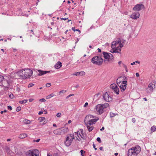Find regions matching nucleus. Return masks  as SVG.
Returning <instances> with one entry per match:
<instances>
[{
  "label": "nucleus",
  "mask_w": 156,
  "mask_h": 156,
  "mask_svg": "<svg viewBox=\"0 0 156 156\" xmlns=\"http://www.w3.org/2000/svg\"><path fill=\"white\" fill-rule=\"evenodd\" d=\"M85 151H84L83 150H82L80 151V152L81 153V155L82 156H84V155L83 154V153H85Z\"/></svg>",
  "instance_id": "c9c22d12"
},
{
  "label": "nucleus",
  "mask_w": 156,
  "mask_h": 156,
  "mask_svg": "<svg viewBox=\"0 0 156 156\" xmlns=\"http://www.w3.org/2000/svg\"><path fill=\"white\" fill-rule=\"evenodd\" d=\"M123 66V67L125 68V69H126L127 68V66L124 64H122Z\"/></svg>",
  "instance_id": "864d4df0"
},
{
  "label": "nucleus",
  "mask_w": 156,
  "mask_h": 156,
  "mask_svg": "<svg viewBox=\"0 0 156 156\" xmlns=\"http://www.w3.org/2000/svg\"><path fill=\"white\" fill-rule=\"evenodd\" d=\"M45 120V118L44 117H39L38 119V120L40 121V122H41Z\"/></svg>",
  "instance_id": "c85d7f7f"
},
{
  "label": "nucleus",
  "mask_w": 156,
  "mask_h": 156,
  "mask_svg": "<svg viewBox=\"0 0 156 156\" xmlns=\"http://www.w3.org/2000/svg\"><path fill=\"white\" fill-rule=\"evenodd\" d=\"M132 121L133 123H134L135 122L136 119L135 118H133L132 119Z\"/></svg>",
  "instance_id": "3c124183"
},
{
  "label": "nucleus",
  "mask_w": 156,
  "mask_h": 156,
  "mask_svg": "<svg viewBox=\"0 0 156 156\" xmlns=\"http://www.w3.org/2000/svg\"><path fill=\"white\" fill-rule=\"evenodd\" d=\"M136 75L137 77H138L139 76V74L138 73H136Z\"/></svg>",
  "instance_id": "052dcab7"
},
{
  "label": "nucleus",
  "mask_w": 156,
  "mask_h": 156,
  "mask_svg": "<svg viewBox=\"0 0 156 156\" xmlns=\"http://www.w3.org/2000/svg\"><path fill=\"white\" fill-rule=\"evenodd\" d=\"M61 114L60 113V112H58V113L57 115H56V116H57V117H60L61 116Z\"/></svg>",
  "instance_id": "ea45409f"
},
{
  "label": "nucleus",
  "mask_w": 156,
  "mask_h": 156,
  "mask_svg": "<svg viewBox=\"0 0 156 156\" xmlns=\"http://www.w3.org/2000/svg\"><path fill=\"white\" fill-rule=\"evenodd\" d=\"M61 131L62 133L63 132L64 133H66L68 132V129L67 127H65L63 128H60Z\"/></svg>",
  "instance_id": "b1692460"
},
{
  "label": "nucleus",
  "mask_w": 156,
  "mask_h": 156,
  "mask_svg": "<svg viewBox=\"0 0 156 156\" xmlns=\"http://www.w3.org/2000/svg\"><path fill=\"white\" fill-rule=\"evenodd\" d=\"M155 84L156 85L155 81L150 83L148 85V88L146 89L147 92L149 93L152 92L155 88Z\"/></svg>",
  "instance_id": "1a4fd4ad"
},
{
  "label": "nucleus",
  "mask_w": 156,
  "mask_h": 156,
  "mask_svg": "<svg viewBox=\"0 0 156 156\" xmlns=\"http://www.w3.org/2000/svg\"><path fill=\"white\" fill-rule=\"evenodd\" d=\"M24 75L23 69H22L16 73H12L10 76L12 77L15 79H25Z\"/></svg>",
  "instance_id": "7ed1b4c3"
},
{
  "label": "nucleus",
  "mask_w": 156,
  "mask_h": 156,
  "mask_svg": "<svg viewBox=\"0 0 156 156\" xmlns=\"http://www.w3.org/2000/svg\"><path fill=\"white\" fill-rule=\"evenodd\" d=\"M43 121L44 122H43V123H42L43 125H44L47 123V121L45 120H44Z\"/></svg>",
  "instance_id": "4d7b16f0"
},
{
  "label": "nucleus",
  "mask_w": 156,
  "mask_h": 156,
  "mask_svg": "<svg viewBox=\"0 0 156 156\" xmlns=\"http://www.w3.org/2000/svg\"><path fill=\"white\" fill-rule=\"evenodd\" d=\"M103 53L104 57L105 58L103 60L105 62L107 63L108 62L112 60L113 59V55L112 54L105 52H103Z\"/></svg>",
  "instance_id": "20e7f679"
},
{
  "label": "nucleus",
  "mask_w": 156,
  "mask_h": 156,
  "mask_svg": "<svg viewBox=\"0 0 156 156\" xmlns=\"http://www.w3.org/2000/svg\"><path fill=\"white\" fill-rule=\"evenodd\" d=\"M90 118L89 117L88 120H86V123H87V124L91 125H92L93 124H95L97 120L98 119H92L90 120Z\"/></svg>",
  "instance_id": "f3484780"
},
{
  "label": "nucleus",
  "mask_w": 156,
  "mask_h": 156,
  "mask_svg": "<svg viewBox=\"0 0 156 156\" xmlns=\"http://www.w3.org/2000/svg\"><path fill=\"white\" fill-rule=\"evenodd\" d=\"M110 87L117 94H119V89L115 84L113 83L110 85Z\"/></svg>",
  "instance_id": "f8f14e48"
},
{
  "label": "nucleus",
  "mask_w": 156,
  "mask_h": 156,
  "mask_svg": "<svg viewBox=\"0 0 156 156\" xmlns=\"http://www.w3.org/2000/svg\"><path fill=\"white\" fill-rule=\"evenodd\" d=\"M72 29L74 31H75V27H73L72 28Z\"/></svg>",
  "instance_id": "69168bd1"
},
{
  "label": "nucleus",
  "mask_w": 156,
  "mask_h": 156,
  "mask_svg": "<svg viewBox=\"0 0 156 156\" xmlns=\"http://www.w3.org/2000/svg\"><path fill=\"white\" fill-rule=\"evenodd\" d=\"M62 66V63L58 61L57 63L55 65V67L56 69H58L60 68Z\"/></svg>",
  "instance_id": "412c9836"
},
{
  "label": "nucleus",
  "mask_w": 156,
  "mask_h": 156,
  "mask_svg": "<svg viewBox=\"0 0 156 156\" xmlns=\"http://www.w3.org/2000/svg\"><path fill=\"white\" fill-rule=\"evenodd\" d=\"M16 90H17V91H19L20 90V88L19 87H17L16 88Z\"/></svg>",
  "instance_id": "338daca9"
},
{
  "label": "nucleus",
  "mask_w": 156,
  "mask_h": 156,
  "mask_svg": "<svg viewBox=\"0 0 156 156\" xmlns=\"http://www.w3.org/2000/svg\"><path fill=\"white\" fill-rule=\"evenodd\" d=\"M110 116L111 117H113L115 115L114 113H113L112 112H111L110 113Z\"/></svg>",
  "instance_id": "e433bc0d"
},
{
  "label": "nucleus",
  "mask_w": 156,
  "mask_h": 156,
  "mask_svg": "<svg viewBox=\"0 0 156 156\" xmlns=\"http://www.w3.org/2000/svg\"><path fill=\"white\" fill-rule=\"evenodd\" d=\"M103 97L105 101L107 102L111 101L112 100V98L111 96H109L107 92H105L103 95Z\"/></svg>",
  "instance_id": "ddd939ff"
},
{
  "label": "nucleus",
  "mask_w": 156,
  "mask_h": 156,
  "mask_svg": "<svg viewBox=\"0 0 156 156\" xmlns=\"http://www.w3.org/2000/svg\"><path fill=\"white\" fill-rule=\"evenodd\" d=\"M103 62V59L100 56H94L91 60V62L93 64L98 66L102 65Z\"/></svg>",
  "instance_id": "f03ea898"
},
{
  "label": "nucleus",
  "mask_w": 156,
  "mask_h": 156,
  "mask_svg": "<svg viewBox=\"0 0 156 156\" xmlns=\"http://www.w3.org/2000/svg\"><path fill=\"white\" fill-rule=\"evenodd\" d=\"M61 133L62 132L61 131L60 128L53 131V133L56 135L61 134Z\"/></svg>",
  "instance_id": "5701e85b"
},
{
  "label": "nucleus",
  "mask_w": 156,
  "mask_h": 156,
  "mask_svg": "<svg viewBox=\"0 0 156 156\" xmlns=\"http://www.w3.org/2000/svg\"><path fill=\"white\" fill-rule=\"evenodd\" d=\"M135 62H133L131 63V65H135Z\"/></svg>",
  "instance_id": "e2e57ef3"
},
{
  "label": "nucleus",
  "mask_w": 156,
  "mask_h": 156,
  "mask_svg": "<svg viewBox=\"0 0 156 156\" xmlns=\"http://www.w3.org/2000/svg\"><path fill=\"white\" fill-rule=\"evenodd\" d=\"M135 62V63H138V64H140V62L138 61H136Z\"/></svg>",
  "instance_id": "13d9d810"
},
{
  "label": "nucleus",
  "mask_w": 156,
  "mask_h": 156,
  "mask_svg": "<svg viewBox=\"0 0 156 156\" xmlns=\"http://www.w3.org/2000/svg\"><path fill=\"white\" fill-rule=\"evenodd\" d=\"M127 82V81L126 80L122 81L121 84L119 86L122 92H123L126 90V87Z\"/></svg>",
  "instance_id": "2eb2a0df"
},
{
  "label": "nucleus",
  "mask_w": 156,
  "mask_h": 156,
  "mask_svg": "<svg viewBox=\"0 0 156 156\" xmlns=\"http://www.w3.org/2000/svg\"><path fill=\"white\" fill-rule=\"evenodd\" d=\"M23 71L25 79L30 77L32 74V71L29 69H23Z\"/></svg>",
  "instance_id": "0eeeda50"
},
{
  "label": "nucleus",
  "mask_w": 156,
  "mask_h": 156,
  "mask_svg": "<svg viewBox=\"0 0 156 156\" xmlns=\"http://www.w3.org/2000/svg\"><path fill=\"white\" fill-rule=\"evenodd\" d=\"M9 98H13V94H10L9 95Z\"/></svg>",
  "instance_id": "8fccbe9b"
},
{
  "label": "nucleus",
  "mask_w": 156,
  "mask_h": 156,
  "mask_svg": "<svg viewBox=\"0 0 156 156\" xmlns=\"http://www.w3.org/2000/svg\"><path fill=\"white\" fill-rule=\"evenodd\" d=\"M46 100L44 98H42L39 100V101L42 102H44Z\"/></svg>",
  "instance_id": "37998d69"
},
{
  "label": "nucleus",
  "mask_w": 156,
  "mask_h": 156,
  "mask_svg": "<svg viewBox=\"0 0 156 156\" xmlns=\"http://www.w3.org/2000/svg\"><path fill=\"white\" fill-rule=\"evenodd\" d=\"M89 117L90 118H93V116L92 115H87L85 118L84 122L87 127L88 130L89 132H90L93 129L94 127L92 125H89L87 124V123H86V120H88Z\"/></svg>",
  "instance_id": "423d86ee"
},
{
  "label": "nucleus",
  "mask_w": 156,
  "mask_h": 156,
  "mask_svg": "<svg viewBox=\"0 0 156 156\" xmlns=\"http://www.w3.org/2000/svg\"><path fill=\"white\" fill-rule=\"evenodd\" d=\"M21 110V108L20 107H18L16 108V111L19 112Z\"/></svg>",
  "instance_id": "4c0bfd02"
},
{
  "label": "nucleus",
  "mask_w": 156,
  "mask_h": 156,
  "mask_svg": "<svg viewBox=\"0 0 156 156\" xmlns=\"http://www.w3.org/2000/svg\"><path fill=\"white\" fill-rule=\"evenodd\" d=\"M34 100V99L32 98H30L29 99V101L30 102Z\"/></svg>",
  "instance_id": "6e6d98bb"
},
{
  "label": "nucleus",
  "mask_w": 156,
  "mask_h": 156,
  "mask_svg": "<svg viewBox=\"0 0 156 156\" xmlns=\"http://www.w3.org/2000/svg\"><path fill=\"white\" fill-rule=\"evenodd\" d=\"M38 151L37 150H31L26 153L27 156H39Z\"/></svg>",
  "instance_id": "6e6552de"
},
{
  "label": "nucleus",
  "mask_w": 156,
  "mask_h": 156,
  "mask_svg": "<svg viewBox=\"0 0 156 156\" xmlns=\"http://www.w3.org/2000/svg\"><path fill=\"white\" fill-rule=\"evenodd\" d=\"M34 85V84L32 83H30L28 86V87H33Z\"/></svg>",
  "instance_id": "a19ab883"
},
{
  "label": "nucleus",
  "mask_w": 156,
  "mask_h": 156,
  "mask_svg": "<svg viewBox=\"0 0 156 156\" xmlns=\"http://www.w3.org/2000/svg\"><path fill=\"white\" fill-rule=\"evenodd\" d=\"M96 109L97 112L101 114H102L104 112V108L101 104L98 105L96 106Z\"/></svg>",
  "instance_id": "4468645a"
},
{
  "label": "nucleus",
  "mask_w": 156,
  "mask_h": 156,
  "mask_svg": "<svg viewBox=\"0 0 156 156\" xmlns=\"http://www.w3.org/2000/svg\"><path fill=\"white\" fill-rule=\"evenodd\" d=\"M37 71L39 73L38 74L39 76H42L44 74H46L47 73L50 72V71H42L40 70H38Z\"/></svg>",
  "instance_id": "aec40b11"
},
{
  "label": "nucleus",
  "mask_w": 156,
  "mask_h": 156,
  "mask_svg": "<svg viewBox=\"0 0 156 156\" xmlns=\"http://www.w3.org/2000/svg\"><path fill=\"white\" fill-rule=\"evenodd\" d=\"M74 95V94H69V95L68 96L66 97V98H69V97L71 96H73Z\"/></svg>",
  "instance_id": "49530a36"
},
{
  "label": "nucleus",
  "mask_w": 156,
  "mask_h": 156,
  "mask_svg": "<svg viewBox=\"0 0 156 156\" xmlns=\"http://www.w3.org/2000/svg\"><path fill=\"white\" fill-rule=\"evenodd\" d=\"M66 92V90H62L60 91L59 92V93L60 94L61 93H64Z\"/></svg>",
  "instance_id": "a18cd8bd"
},
{
  "label": "nucleus",
  "mask_w": 156,
  "mask_h": 156,
  "mask_svg": "<svg viewBox=\"0 0 156 156\" xmlns=\"http://www.w3.org/2000/svg\"><path fill=\"white\" fill-rule=\"evenodd\" d=\"M115 48V50H113L112 51H111V52H112V53H113L114 52L119 53V52L118 51V48Z\"/></svg>",
  "instance_id": "72a5a7b5"
},
{
  "label": "nucleus",
  "mask_w": 156,
  "mask_h": 156,
  "mask_svg": "<svg viewBox=\"0 0 156 156\" xmlns=\"http://www.w3.org/2000/svg\"><path fill=\"white\" fill-rule=\"evenodd\" d=\"M40 140V139H38L37 140H34V142H38Z\"/></svg>",
  "instance_id": "09e8293b"
},
{
  "label": "nucleus",
  "mask_w": 156,
  "mask_h": 156,
  "mask_svg": "<svg viewBox=\"0 0 156 156\" xmlns=\"http://www.w3.org/2000/svg\"><path fill=\"white\" fill-rule=\"evenodd\" d=\"M145 7L142 4H137L133 8V10L134 11H138L141 10L142 9H144Z\"/></svg>",
  "instance_id": "9b49d317"
},
{
  "label": "nucleus",
  "mask_w": 156,
  "mask_h": 156,
  "mask_svg": "<svg viewBox=\"0 0 156 156\" xmlns=\"http://www.w3.org/2000/svg\"><path fill=\"white\" fill-rule=\"evenodd\" d=\"M99 149L100 150H101V151H102L103 150V147H100L99 148Z\"/></svg>",
  "instance_id": "774afa93"
},
{
  "label": "nucleus",
  "mask_w": 156,
  "mask_h": 156,
  "mask_svg": "<svg viewBox=\"0 0 156 156\" xmlns=\"http://www.w3.org/2000/svg\"><path fill=\"white\" fill-rule=\"evenodd\" d=\"M151 129L152 132H154L156 130V126H153L151 128Z\"/></svg>",
  "instance_id": "473e14b6"
},
{
  "label": "nucleus",
  "mask_w": 156,
  "mask_h": 156,
  "mask_svg": "<svg viewBox=\"0 0 156 156\" xmlns=\"http://www.w3.org/2000/svg\"><path fill=\"white\" fill-rule=\"evenodd\" d=\"M135 62V63H138V64H140V62L138 61H136Z\"/></svg>",
  "instance_id": "bf43d9fd"
},
{
  "label": "nucleus",
  "mask_w": 156,
  "mask_h": 156,
  "mask_svg": "<svg viewBox=\"0 0 156 156\" xmlns=\"http://www.w3.org/2000/svg\"><path fill=\"white\" fill-rule=\"evenodd\" d=\"M140 14L139 12H134L130 16V18L133 20H136L139 17Z\"/></svg>",
  "instance_id": "dca6fc26"
},
{
  "label": "nucleus",
  "mask_w": 156,
  "mask_h": 156,
  "mask_svg": "<svg viewBox=\"0 0 156 156\" xmlns=\"http://www.w3.org/2000/svg\"><path fill=\"white\" fill-rule=\"evenodd\" d=\"M97 140L100 143H101V140L100 138L99 137H98L97 138Z\"/></svg>",
  "instance_id": "58836bf2"
},
{
  "label": "nucleus",
  "mask_w": 156,
  "mask_h": 156,
  "mask_svg": "<svg viewBox=\"0 0 156 156\" xmlns=\"http://www.w3.org/2000/svg\"><path fill=\"white\" fill-rule=\"evenodd\" d=\"M93 147L95 149V150H96L97 149L95 147V145L94 144H93Z\"/></svg>",
  "instance_id": "5fc2aeb1"
},
{
  "label": "nucleus",
  "mask_w": 156,
  "mask_h": 156,
  "mask_svg": "<svg viewBox=\"0 0 156 156\" xmlns=\"http://www.w3.org/2000/svg\"><path fill=\"white\" fill-rule=\"evenodd\" d=\"M23 122L25 124H28L30 123V121L27 119H25L23 120Z\"/></svg>",
  "instance_id": "7c9ffc66"
},
{
  "label": "nucleus",
  "mask_w": 156,
  "mask_h": 156,
  "mask_svg": "<svg viewBox=\"0 0 156 156\" xmlns=\"http://www.w3.org/2000/svg\"><path fill=\"white\" fill-rule=\"evenodd\" d=\"M43 112H41V111H40L39 112V113H38V114L39 115H41L42 114V113H43Z\"/></svg>",
  "instance_id": "680f3d73"
},
{
  "label": "nucleus",
  "mask_w": 156,
  "mask_h": 156,
  "mask_svg": "<svg viewBox=\"0 0 156 156\" xmlns=\"http://www.w3.org/2000/svg\"><path fill=\"white\" fill-rule=\"evenodd\" d=\"M141 151V148L139 146H135L128 150V156H136L140 153Z\"/></svg>",
  "instance_id": "f257e3e1"
},
{
  "label": "nucleus",
  "mask_w": 156,
  "mask_h": 156,
  "mask_svg": "<svg viewBox=\"0 0 156 156\" xmlns=\"http://www.w3.org/2000/svg\"><path fill=\"white\" fill-rule=\"evenodd\" d=\"M80 131L79 133L78 132H75V135L77 134V137L76 136V138L78 141H80L81 138L84 139L85 138V136L83 134V130L80 129Z\"/></svg>",
  "instance_id": "9d476101"
},
{
  "label": "nucleus",
  "mask_w": 156,
  "mask_h": 156,
  "mask_svg": "<svg viewBox=\"0 0 156 156\" xmlns=\"http://www.w3.org/2000/svg\"><path fill=\"white\" fill-rule=\"evenodd\" d=\"M118 41V43H119L118 46H119L120 47L119 51H121V49L120 48L123 47L126 41L125 40H121L120 39H119Z\"/></svg>",
  "instance_id": "a211bd4d"
},
{
  "label": "nucleus",
  "mask_w": 156,
  "mask_h": 156,
  "mask_svg": "<svg viewBox=\"0 0 156 156\" xmlns=\"http://www.w3.org/2000/svg\"><path fill=\"white\" fill-rule=\"evenodd\" d=\"M8 108L10 111L12 110V108L11 106H8Z\"/></svg>",
  "instance_id": "c03bdc74"
},
{
  "label": "nucleus",
  "mask_w": 156,
  "mask_h": 156,
  "mask_svg": "<svg viewBox=\"0 0 156 156\" xmlns=\"http://www.w3.org/2000/svg\"><path fill=\"white\" fill-rule=\"evenodd\" d=\"M27 100H26V99H24V100H23L22 101H19V102L20 103V104H23L24 103H26L27 102Z\"/></svg>",
  "instance_id": "2f4dec72"
},
{
  "label": "nucleus",
  "mask_w": 156,
  "mask_h": 156,
  "mask_svg": "<svg viewBox=\"0 0 156 156\" xmlns=\"http://www.w3.org/2000/svg\"><path fill=\"white\" fill-rule=\"evenodd\" d=\"M118 45L119 43H118V41H114L112 42L111 47L112 49H115L116 48H119V46H118Z\"/></svg>",
  "instance_id": "6ab92c4d"
},
{
  "label": "nucleus",
  "mask_w": 156,
  "mask_h": 156,
  "mask_svg": "<svg viewBox=\"0 0 156 156\" xmlns=\"http://www.w3.org/2000/svg\"><path fill=\"white\" fill-rule=\"evenodd\" d=\"M27 136V134L26 133H22L20 134L19 136V137L21 139H23Z\"/></svg>",
  "instance_id": "393cba45"
},
{
  "label": "nucleus",
  "mask_w": 156,
  "mask_h": 156,
  "mask_svg": "<svg viewBox=\"0 0 156 156\" xmlns=\"http://www.w3.org/2000/svg\"><path fill=\"white\" fill-rule=\"evenodd\" d=\"M88 105V103L87 102H86L83 105V107H87V106Z\"/></svg>",
  "instance_id": "de8ad7c7"
},
{
  "label": "nucleus",
  "mask_w": 156,
  "mask_h": 156,
  "mask_svg": "<svg viewBox=\"0 0 156 156\" xmlns=\"http://www.w3.org/2000/svg\"><path fill=\"white\" fill-rule=\"evenodd\" d=\"M101 105L103 107L104 109L109 106V104L107 103H105L104 104H101Z\"/></svg>",
  "instance_id": "bb28decb"
},
{
  "label": "nucleus",
  "mask_w": 156,
  "mask_h": 156,
  "mask_svg": "<svg viewBox=\"0 0 156 156\" xmlns=\"http://www.w3.org/2000/svg\"><path fill=\"white\" fill-rule=\"evenodd\" d=\"M85 74V73L83 71L77 72L76 73L73 74V75L76 76H82L84 75Z\"/></svg>",
  "instance_id": "4be33fe9"
},
{
  "label": "nucleus",
  "mask_w": 156,
  "mask_h": 156,
  "mask_svg": "<svg viewBox=\"0 0 156 156\" xmlns=\"http://www.w3.org/2000/svg\"><path fill=\"white\" fill-rule=\"evenodd\" d=\"M4 79V77L0 75V83H1Z\"/></svg>",
  "instance_id": "f704fd0d"
},
{
  "label": "nucleus",
  "mask_w": 156,
  "mask_h": 156,
  "mask_svg": "<svg viewBox=\"0 0 156 156\" xmlns=\"http://www.w3.org/2000/svg\"><path fill=\"white\" fill-rule=\"evenodd\" d=\"M7 82L9 85H10V84L12 83V81H10V80H7Z\"/></svg>",
  "instance_id": "603ef678"
},
{
  "label": "nucleus",
  "mask_w": 156,
  "mask_h": 156,
  "mask_svg": "<svg viewBox=\"0 0 156 156\" xmlns=\"http://www.w3.org/2000/svg\"><path fill=\"white\" fill-rule=\"evenodd\" d=\"M51 85L50 83H47L46 84V86L47 87H49Z\"/></svg>",
  "instance_id": "79ce46f5"
},
{
  "label": "nucleus",
  "mask_w": 156,
  "mask_h": 156,
  "mask_svg": "<svg viewBox=\"0 0 156 156\" xmlns=\"http://www.w3.org/2000/svg\"><path fill=\"white\" fill-rule=\"evenodd\" d=\"M98 52H101V49H100V48H98Z\"/></svg>",
  "instance_id": "0e129e2a"
},
{
  "label": "nucleus",
  "mask_w": 156,
  "mask_h": 156,
  "mask_svg": "<svg viewBox=\"0 0 156 156\" xmlns=\"http://www.w3.org/2000/svg\"><path fill=\"white\" fill-rule=\"evenodd\" d=\"M74 136L73 134H70L69 135L66 137V140L64 143L66 146H69L72 142L74 138Z\"/></svg>",
  "instance_id": "39448f33"
},
{
  "label": "nucleus",
  "mask_w": 156,
  "mask_h": 156,
  "mask_svg": "<svg viewBox=\"0 0 156 156\" xmlns=\"http://www.w3.org/2000/svg\"><path fill=\"white\" fill-rule=\"evenodd\" d=\"M55 96V94L53 93H51V94L48 95L46 97V98L47 99H49L50 98L54 96Z\"/></svg>",
  "instance_id": "cd10ccee"
},
{
  "label": "nucleus",
  "mask_w": 156,
  "mask_h": 156,
  "mask_svg": "<svg viewBox=\"0 0 156 156\" xmlns=\"http://www.w3.org/2000/svg\"><path fill=\"white\" fill-rule=\"evenodd\" d=\"M5 149L7 153H9L10 150L9 146V145H6L5 147Z\"/></svg>",
  "instance_id": "a878e982"
},
{
  "label": "nucleus",
  "mask_w": 156,
  "mask_h": 156,
  "mask_svg": "<svg viewBox=\"0 0 156 156\" xmlns=\"http://www.w3.org/2000/svg\"><path fill=\"white\" fill-rule=\"evenodd\" d=\"M121 78V77H119L116 80V82L118 86H119L121 84L120 83H122V81L119 80Z\"/></svg>",
  "instance_id": "c756f323"
}]
</instances>
